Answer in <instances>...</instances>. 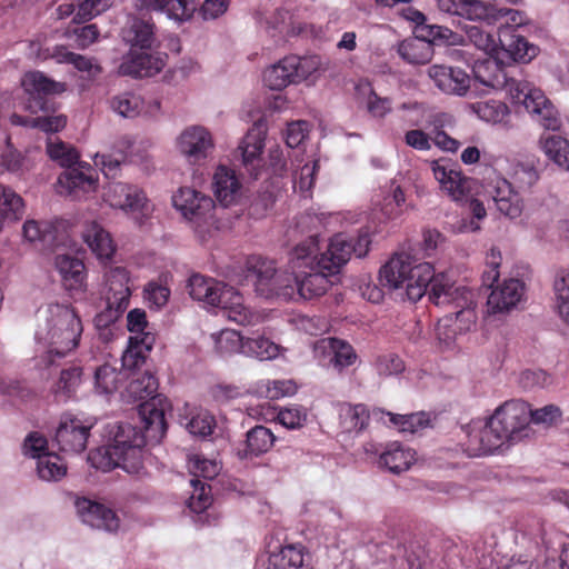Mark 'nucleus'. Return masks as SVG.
<instances>
[{
    "instance_id": "obj_1",
    "label": "nucleus",
    "mask_w": 569,
    "mask_h": 569,
    "mask_svg": "<svg viewBox=\"0 0 569 569\" xmlns=\"http://www.w3.org/2000/svg\"><path fill=\"white\" fill-rule=\"evenodd\" d=\"M381 287L398 290L406 286L405 296L411 302L420 300L429 288V300L436 306H452L451 312L465 327L475 323L476 293L466 287H455L445 273L435 274L431 263L412 264L410 256L397 253L379 271Z\"/></svg>"
},
{
    "instance_id": "obj_2",
    "label": "nucleus",
    "mask_w": 569,
    "mask_h": 569,
    "mask_svg": "<svg viewBox=\"0 0 569 569\" xmlns=\"http://www.w3.org/2000/svg\"><path fill=\"white\" fill-rule=\"evenodd\" d=\"M530 405L523 400H509L499 406L486 425L468 435L470 456H487L505 442H517L529 435Z\"/></svg>"
},
{
    "instance_id": "obj_3",
    "label": "nucleus",
    "mask_w": 569,
    "mask_h": 569,
    "mask_svg": "<svg viewBox=\"0 0 569 569\" xmlns=\"http://www.w3.org/2000/svg\"><path fill=\"white\" fill-rule=\"evenodd\" d=\"M23 89V108L32 114L39 112L42 116L27 117L13 113L10 122L14 126H23L40 129L43 132H58L67 124V117L56 114L58 103L54 96L64 91V84L48 78L41 71L26 72L21 80Z\"/></svg>"
},
{
    "instance_id": "obj_4",
    "label": "nucleus",
    "mask_w": 569,
    "mask_h": 569,
    "mask_svg": "<svg viewBox=\"0 0 569 569\" xmlns=\"http://www.w3.org/2000/svg\"><path fill=\"white\" fill-rule=\"evenodd\" d=\"M82 330L80 317L70 306L49 305L44 326L36 332L37 340L47 347L37 366L41 369L59 366L60 360L78 347Z\"/></svg>"
},
{
    "instance_id": "obj_5",
    "label": "nucleus",
    "mask_w": 569,
    "mask_h": 569,
    "mask_svg": "<svg viewBox=\"0 0 569 569\" xmlns=\"http://www.w3.org/2000/svg\"><path fill=\"white\" fill-rule=\"evenodd\" d=\"M318 250V237L310 236L289 252L288 283L293 287L295 297L305 300L316 299L323 296L332 286L331 278L335 274L319 267Z\"/></svg>"
},
{
    "instance_id": "obj_6",
    "label": "nucleus",
    "mask_w": 569,
    "mask_h": 569,
    "mask_svg": "<svg viewBox=\"0 0 569 569\" xmlns=\"http://www.w3.org/2000/svg\"><path fill=\"white\" fill-rule=\"evenodd\" d=\"M188 289L192 299L220 308L224 317L238 325L251 326L261 320L258 312L243 305L238 291L213 278L193 273L188 280Z\"/></svg>"
},
{
    "instance_id": "obj_7",
    "label": "nucleus",
    "mask_w": 569,
    "mask_h": 569,
    "mask_svg": "<svg viewBox=\"0 0 569 569\" xmlns=\"http://www.w3.org/2000/svg\"><path fill=\"white\" fill-rule=\"evenodd\" d=\"M158 379L149 371L136 372L127 386V393L133 401L143 400L138 406V415L143 428L153 438L163 437L167 432L164 405L167 399L158 393Z\"/></svg>"
},
{
    "instance_id": "obj_8",
    "label": "nucleus",
    "mask_w": 569,
    "mask_h": 569,
    "mask_svg": "<svg viewBox=\"0 0 569 569\" xmlns=\"http://www.w3.org/2000/svg\"><path fill=\"white\" fill-rule=\"evenodd\" d=\"M317 57L290 54L269 67L263 72L264 84L271 90H282L289 84L300 83L317 71Z\"/></svg>"
},
{
    "instance_id": "obj_9",
    "label": "nucleus",
    "mask_w": 569,
    "mask_h": 569,
    "mask_svg": "<svg viewBox=\"0 0 569 569\" xmlns=\"http://www.w3.org/2000/svg\"><path fill=\"white\" fill-rule=\"evenodd\" d=\"M248 270L254 277L257 292L264 298L295 299L293 287L288 274H279L273 260L252 256L248 260Z\"/></svg>"
},
{
    "instance_id": "obj_10",
    "label": "nucleus",
    "mask_w": 569,
    "mask_h": 569,
    "mask_svg": "<svg viewBox=\"0 0 569 569\" xmlns=\"http://www.w3.org/2000/svg\"><path fill=\"white\" fill-rule=\"evenodd\" d=\"M163 437L153 438L151 432L147 431V436L136 437L133 445L127 446L121 450L119 455L102 453L101 451H94L89 453V461L92 467L101 469L102 471H109L113 468H121L130 475H139L143 466L142 450L147 445L148 440L159 442Z\"/></svg>"
},
{
    "instance_id": "obj_11",
    "label": "nucleus",
    "mask_w": 569,
    "mask_h": 569,
    "mask_svg": "<svg viewBox=\"0 0 569 569\" xmlns=\"http://www.w3.org/2000/svg\"><path fill=\"white\" fill-rule=\"evenodd\" d=\"M519 88L513 89L512 101L522 104L535 121L545 129L559 130L562 126L560 114L543 91L528 81H525Z\"/></svg>"
},
{
    "instance_id": "obj_12",
    "label": "nucleus",
    "mask_w": 569,
    "mask_h": 569,
    "mask_svg": "<svg viewBox=\"0 0 569 569\" xmlns=\"http://www.w3.org/2000/svg\"><path fill=\"white\" fill-rule=\"evenodd\" d=\"M517 70L515 63L506 64L499 53L476 60L472 67L473 77L478 82L496 90L505 89L511 98L513 89H520L525 82L515 78Z\"/></svg>"
},
{
    "instance_id": "obj_13",
    "label": "nucleus",
    "mask_w": 569,
    "mask_h": 569,
    "mask_svg": "<svg viewBox=\"0 0 569 569\" xmlns=\"http://www.w3.org/2000/svg\"><path fill=\"white\" fill-rule=\"evenodd\" d=\"M172 203L183 218L196 227L207 223L214 209L212 198L189 187L180 188L173 194Z\"/></svg>"
},
{
    "instance_id": "obj_14",
    "label": "nucleus",
    "mask_w": 569,
    "mask_h": 569,
    "mask_svg": "<svg viewBox=\"0 0 569 569\" xmlns=\"http://www.w3.org/2000/svg\"><path fill=\"white\" fill-rule=\"evenodd\" d=\"M92 422L83 421L77 416L64 413L61 416L54 435V441L60 451L80 453L87 448Z\"/></svg>"
},
{
    "instance_id": "obj_15",
    "label": "nucleus",
    "mask_w": 569,
    "mask_h": 569,
    "mask_svg": "<svg viewBox=\"0 0 569 569\" xmlns=\"http://www.w3.org/2000/svg\"><path fill=\"white\" fill-rule=\"evenodd\" d=\"M129 281L126 268L116 267L107 272L104 299L109 318L118 319L128 308L131 297Z\"/></svg>"
},
{
    "instance_id": "obj_16",
    "label": "nucleus",
    "mask_w": 569,
    "mask_h": 569,
    "mask_svg": "<svg viewBox=\"0 0 569 569\" xmlns=\"http://www.w3.org/2000/svg\"><path fill=\"white\" fill-rule=\"evenodd\" d=\"M439 10L462 19L496 26L498 7L483 0H439Z\"/></svg>"
},
{
    "instance_id": "obj_17",
    "label": "nucleus",
    "mask_w": 569,
    "mask_h": 569,
    "mask_svg": "<svg viewBox=\"0 0 569 569\" xmlns=\"http://www.w3.org/2000/svg\"><path fill=\"white\" fill-rule=\"evenodd\" d=\"M98 186V174L94 168L89 164L79 163L71 166L58 178L60 193H66L73 199H81L93 192Z\"/></svg>"
},
{
    "instance_id": "obj_18",
    "label": "nucleus",
    "mask_w": 569,
    "mask_h": 569,
    "mask_svg": "<svg viewBox=\"0 0 569 569\" xmlns=\"http://www.w3.org/2000/svg\"><path fill=\"white\" fill-rule=\"evenodd\" d=\"M315 353L323 366L331 367L338 372L352 366L357 360L355 348L348 341L333 337L318 340Z\"/></svg>"
},
{
    "instance_id": "obj_19",
    "label": "nucleus",
    "mask_w": 569,
    "mask_h": 569,
    "mask_svg": "<svg viewBox=\"0 0 569 569\" xmlns=\"http://www.w3.org/2000/svg\"><path fill=\"white\" fill-rule=\"evenodd\" d=\"M266 129L261 124H253L242 138L237 153L241 158V166L252 177L258 179L263 169L262 151L264 148Z\"/></svg>"
},
{
    "instance_id": "obj_20",
    "label": "nucleus",
    "mask_w": 569,
    "mask_h": 569,
    "mask_svg": "<svg viewBox=\"0 0 569 569\" xmlns=\"http://www.w3.org/2000/svg\"><path fill=\"white\" fill-rule=\"evenodd\" d=\"M431 170L441 190L452 200L461 201L467 197L471 180L458 170L457 164L447 159H439L431 162Z\"/></svg>"
},
{
    "instance_id": "obj_21",
    "label": "nucleus",
    "mask_w": 569,
    "mask_h": 569,
    "mask_svg": "<svg viewBox=\"0 0 569 569\" xmlns=\"http://www.w3.org/2000/svg\"><path fill=\"white\" fill-rule=\"evenodd\" d=\"M103 199L113 208L127 212H141L147 210V197L137 186L110 181L104 187Z\"/></svg>"
},
{
    "instance_id": "obj_22",
    "label": "nucleus",
    "mask_w": 569,
    "mask_h": 569,
    "mask_svg": "<svg viewBox=\"0 0 569 569\" xmlns=\"http://www.w3.org/2000/svg\"><path fill=\"white\" fill-rule=\"evenodd\" d=\"M178 146L180 151L192 163L204 160L213 149V141L210 132L199 126L187 128L179 137Z\"/></svg>"
},
{
    "instance_id": "obj_23",
    "label": "nucleus",
    "mask_w": 569,
    "mask_h": 569,
    "mask_svg": "<svg viewBox=\"0 0 569 569\" xmlns=\"http://www.w3.org/2000/svg\"><path fill=\"white\" fill-rule=\"evenodd\" d=\"M499 54L508 57L513 62H530L539 48L530 43L523 36L513 32L511 28H502L499 32Z\"/></svg>"
},
{
    "instance_id": "obj_24",
    "label": "nucleus",
    "mask_w": 569,
    "mask_h": 569,
    "mask_svg": "<svg viewBox=\"0 0 569 569\" xmlns=\"http://www.w3.org/2000/svg\"><path fill=\"white\" fill-rule=\"evenodd\" d=\"M428 74L446 93L462 96L470 88V77L460 68L433 64L428 69Z\"/></svg>"
},
{
    "instance_id": "obj_25",
    "label": "nucleus",
    "mask_w": 569,
    "mask_h": 569,
    "mask_svg": "<svg viewBox=\"0 0 569 569\" xmlns=\"http://www.w3.org/2000/svg\"><path fill=\"white\" fill-rule=\"evenodd\" d=\"M525 292V283L519 279H507L492 288L488 300V311L498 313L509 311L518 305Z\"/></svg>"
},
{
    "instance_id": "obj_26",
    "label": "nucleus",
    "mask_w": 569,
    "mask_h": 569,
    "mask_svg": "<svg viewBox=\"0 0 569 569\" xmlns=\"http://www.w3.org/2000/svg\"><path fill=\"white\" fill-rule=\"evenodd\" d=\"M487 193L493 200L498 211L503 216L515 219L521 214L522 201L508 180L497 178L488 184Z\"/></svg>"
},
{
    "instance_id": "obj_27",
    "label": "nucleus",
    "mask_w": 569,
    "mask_h": 569,
    "mask_svg": "<svg viewBox=\"0 0 569 569\" xmlns=\"http://www.w3.org/2000/svg\"><path fill=\"white\" fill-rule=\"evenodd\" d=\"M77 510L82 521L92 528L116 531L119 528V518L116 512L106 506L89 499H78Z\"/></svg>"
},
{
    "instance_id": "obj_28",
    "label": "nucleus",
    "mask_w": 569,
    "mask_h": 569,
    "mask_svg": "<svg viewBox=\"0 0 569 569\" xmlns=\"http://www.w3.org/2000/svg\"><path fill=\"white\" fill-rule=\"evenodd\" d=\"M353 250L355 247H352L349 236L345 233L335 234L330 239L327 250L320 257L317 256L319 267L336 276L349 261Z\"/></svg>"
},
{
    "instance_id": "obj_29",
    "label": "nucleus",
    "mask_w": 569,
    "mask_h": 569,
    "mask_svg": "<svg viewBox=\"0 0 569 569\" xmlns=\"http://www.w3.org/2000/svg\"><path fill=\"white\" fill-rule=\"evenodd\" d=\"M161 58L146 51L131 49L120 64V72L134 78L152 77L163 68Z\"/></svg>"
},
{
    "instance_id": "obj_30",
    "label": "nucleus",
    "mask_w": 569,
    "mask_h": 569,
    "mask_svg": "<svg viewBox=\"0 0 569 569\" xmlns=\"http://www.w3.org/2000/svg\"><path fill=\"white\" fill-rule=\"evenodd\" d=\"M212 187L217 200L223 207L236 203L241 197L242 184L236 172L226 166H219L217 168Z\"/></svg>"
},
{
    "instance_id": "obj_31",
    "label": "nucleus",
    "mask_w": 569,
    "mask_h": 569,
    "mask_svg": "<svg viewBox=\"0 0 569 569\" xmlns=\"http://www.w3.org/2000/svg\"><path fill=\"white\" fill-rule=\"evenodd\" d=\"M54 264L67 290L79 291L84 288L87 274L82 260L69 254H58Z\"/></svg>"
},
{
    "instance_id": "obj_32",
    "label": "nucleus",
    "mask_w": 569,
    "mask_h": 569,
    "mask_svg": "<svg viewBox=\"0 0 569 569\" xmlns=\"http://www.w3.org/2000/svg\"><path fill=\"white\" fill-rule=\"evenodd\" d=\"M111 108L123 118H136L138 116H154L160 110V102L146 101L134 93H123L111 100Z\"/></svg>"
},
{
    "instance_id": "obj_33",
    "label": "nucleus",
    "mask_w": 569,
    "mask_h": 569,
    "mask_svg": "<svg viewBox=\"0 0 569 569\" xmlns=\"http://www.w3.org/2000/svg\"><path fill=\"white\" fill-rule=\"evenodd\" d=\"M276 437L270 429L258 425L246 433L243 448L238 450L240 459H252L268 452L274 445Z\"/></svg>"
},
{
    "instance_id": "obj_34",
    "label": "nucleus",
    "mask_w": 569,
    "mask_h": 569,
    "mask_svg": "<svg viewBox=\"0 0 569 569\" xmlns=\"http://www.w3.org/2000/svg\"><path fill=\"white\" fill-rule=\"evenodd\" d=\"M154 342L153 333H144L143 337H130L128 348L121 358L122 367L127 370L140 369L146 363Z\"/></svg>"
},
{
    "instance_id": "obj_35",
    "label": "nucleus",
    "mask_w": 569,
    "mask_h": 569,
    "mask_svg": "<svg viewBox=\"0 0 569 569\" xmlns=\"http://www.w3.org/2000/svg\"><path fill=\"white\" fill-rule=\"evenodd\" d=\"M416 460V452L405 445L395 441L388 443L379 457V465L392 473L408 470Z\"/></svg>"
},
{
    "instance_id": "obj_36",
    "label": "nucleus",
    "mask_w": 569,
    "mask_h": 569,
    "mask_svg": "<svg viewBox=\"0 0 569 569\" xmlns=\"http://www.w3.org/2000/svg\"><path fill=\"white\" fill-rule=\"evenodd\" d=\"M469 109L479 119L488 123L502 124L505 127L509 123L510 109L501 100L487 99L476 101L469 104Z\"/></svg>"
},
{
    "instance_id": "obj_37",
    "label": "nucleus",
    "mask_w": 569,
    "mask_h": 569,
    "mask_svg": "<svg viewBox=\"0 0 569 569\" xmlns=\"http://www.w3.org/2000/svg\"><path fill=\"white\" fill-rule=\"evenodd\" d=\"M82 368L76 363L62 368L58 380L51 387L57 401L71 399L82 382Z\"/></svg>"
},
{
    "instance_id": "obj_38",
    "label": "nucleus",
    "mask_w": 569,
    "mask_h": 569,
    "mask_svg": "<svg viewBox=\"0 0 569 569\" xmlns=\"http://www.w3.org/2000/svg\"><path fill=\"white\" fill-rule=\"evenodd\" d=\"M83 239L99 259H110L116 251L109 232L97 222H92L86 228Z\"/></svg>"
},
{
    "instance_id": "obj_39",
    "label": "nucleus",
    "mask_w": 569,
    "mask_h": 569,
    "mask_svg": "<svg viewBox=\"0 0 569 569\" xmlns=\"http://www.w3.org/2000/svg\"><path fill=\"white\" fill-rule=\"evenodd\" d=\"M305 553L302 545H287L269 557L268 569H310L305 565Z\"/></svg>"
},
{
    "instance_id": "obj_40",
    "label": "nucleus",
    "mask_w": 569,
    "mask_h": 569,
    "mask_svg": "<svg viewBox=\"0 0 569 569\" xmlns=\"http://www.w3.org/2000/svg\"><path fill=\"white\" fill-rule=\"evenodd\" d=\"M415 33L420 41L428 43L430 47L432 43L437 42L455 46L463 44L466 41L463 36L453 32L449 28L437 24H427L426 21L421 27L417 28Z\"/></svg>"
},
{
    "instance_id": "obj_41",
    "label": "nucleus",
    "mask_w": 569,
    "mask_h": 569,
    "mask_svg": "<svg viewBox=\"0 0 569 569\" xmlns=\"http://www.w3.org/2000/svg\"><path fill=\"white\" fill-rule=\"evenodd\" d=\"M540 146L549 160L569 171V140L557 134L540 138Z\"/></svg>"
},
{
    "instance_id": "obj_42",
    "label": "nucleus",
    "mask_w": 569,
    "mask_h": 569,
    "mask_svg": "<svg viewBox=\"0 0 569 569\" xmlns=\"http://www.w3.org/2000/svg\"><path fill=\"white\" fill-rule=\"evenodd\" d=\"M397 51L405 61L411 64H426L430 61L432 54L431 47L417 37L401 41Z\"/></svg>"
},
{
    "instance_id": "obj_43",
    "label": "nucleus",
    "mask_w": 569,
    "mask_h": 569,
    "mask_svg": "<svg viewBox=\"0 0 569 569\" xmlns=\"http://www.w3.org/2000/svg\"><path fill=\"white\" fill-rule=\"evenodd\" d=\"M139 436H147V430L143 428L142 423L140 429H138L130 423L121 422L117 427L112 443L100 448L97 451H101L102 453L119 455L123 448L126 449L127 446L133 445V440Z\"/></svg>"
},
{
    "instance_id": "obj_44",
    "label": "nucleus",
    "mask_w": 569,
    "mask_h": 569,
    "mask_svg": "<svg viewBox=\"0 0 569 569\" xmlns=\"http://www.w3.org/2000/svg\"><path fill=\"white\" fill-rule=\"evenodd\" d=\"M186 429L196 437L206 438L213 432L216 427L214 417L207 410L192 409L188 416L183 418Z\"/></svg>"
},
{
    "instance_id": "obj_45",
    "label": "nucleus",
    "mask_w": 569,
    "mask_h": 569,
    "mask_svg": "<svg viewBox=\"0 0 569 569\" xmlns=\"http://www.w3.org/2000/svg\"><path fill=\"white\" fill-rule=\"evenodd\" d=\"M369 411L362 403L343 405L340 409L341 426L345 431H361L369 422Z\"/></svg>"
},
{
    "instance_id": "obj_46",
    "label": "nucleus",
    "mask_w": 569,
    "mask_h": 569,
    "mask_svg": "<svg viewBox=\"0 0 569 569\" xmlns=\"http://www.w3.org/2000/svg\"><path fill=\"white\" fill-rule=\"evenodd\" d=\"M242 353L258 360H271L279 355V346L263 336L248 337L242 346Z\"/></svg>"
},
{
    "instance_id": "obj_47",
    "label": "nucleus",
    "mask_w": 569,
    "mask_h": 569,
    "mask_svg": "<svg viewBox=\"0 0 569 569\" xmlns=\"http://www.w3.org/2000/svg\"><path fill=\"white\" fill-rule=\"evenodd\" d=\"M0 213L8 221H18L24 213V201L8 186L0 183Z\"/></svg>"
},
{
    "instance_id": "obj_48",
    "label": "nucleus",
    "mask_w": 569,
    "mask_h": 569,
    "mask_svg": "<svg viewBox=\"0 0 569 569\" xmlns=\"http://www.w3.org/2000/svg\"><path fill=\"white\" fill-rule=\"evenodd\" d=\"M407 209L406 196L403 189L391 183L388 192L385 193L380 203V211L387 219L400 217Z\"/></svg>"
},
{
    "instance_id": "obj_49",
    "label": "nucleus",
    "mask_w": 569,
    "mask_h": 569,
    "mask_svg": "<svg viewBox=\"0 0 569 569\" xmlns=\"http://www.w3.org/2000/svg\"><path fill=\"white\" fill-rule=\"evenodd\" d=\"M128 40L131 43V49H150L154 41V24L142 19H134L128 32Z\"/></svg>"
},
{
    "instance_id": "obj_50",
    "label": "nucleus",
    "mask_w": 569,
    "mask_h": 569,
    "mask_svg": "<svg viewBox=\"0 0 569 569\" xmlns=\"http://www.w3.org/2000/svg\"><path fill=\"white\" fill-rule=\"evenodd\" d=\"M37 471L41 479L57 481L66 475L67 466L59 455L49 452L39 457Z\"/></svg>"
},
{
    "instance_id": "obj_51",
    "label": "nucleus",
    "mask_w": 569,
    "mask_h": 569,
    "mask_svg": "<svg viewBox=\"0 0 569 569\" xmlns=\"http://www.w3.org/2000/svg\"><path fill=\"white\" fill-rule=\"evenodd\" d=\"M121 381L122 373L108 363L100 366L94 372L96 390L101 395L113 393L118 390Z\"/></svg>"
},
{
    "instance_id": "obj_52",
    "label": "nucleus",
    "mask_w": 569,
    "mask_h": 569,
    "mask_svg": "<svg viewBox=\"0 0 569 569\" xmlns=\"http://www.w3.org/2000/svg\"><path fill=\"white\" fill-rule=\"evenodd\" d=\"M47 153L53 161L59 162L61 167L69 168L78 162L79 153L78 151L59 140L58 138L51 139L49 138L47 141Z\"/></svg>"
},
{
    "instance_id": "obj_53",
    "label": "nucleus",
    "mask_w": 569,
    "mask_h": 569,
    "mask_svg": "<svg viewBox=\"0 0 569 569\" xmlns=\"http://www.w3.org/2000/svg\"><path fill=\"white\" fill-rule=\"evenodd\" d=\"M466 39L488 56L499 53V38L496 39L492 33L486 32L477 26H470L466 29Z\"/></svg>"
},
{
    "instance_id": "obj_54",
    "label": "nucleus",
    "mask_w": 569,
    "mask_h": 569,
    "mask_svg": "<svg viewBox=\"0 0 569 569\" xmlns=\"http://www.w3.org/2000/svg\"><path fill=\"white\" fill-rule=\"evenodd\" d=\"M0 167L12 173L28 170L27 157L13 147L10 137L6 139V146L0 152Z\"/></svg>"
},
{
    "instance_id": "obj_55",
    "label": "nucleus",
    "mask_w": 569,
    "mask_h": 569,
    "mask_svg": "<svg viewBox=\"0 0 569 569\" xmlns=\"http://www.w3.org/2000/svg\"><path fill=\"white\" fill-rule=\"evenodd\" d=\"M190 483L192 491L188 500V507L196 513L203 512L212 503L211 488L200 479H192Z\"/></svg>"
},
{
    "instance_id": "obj_56",
    "label": "nucleus",
    "mask_w": 569,
    "mask_h": 569,
    "mask_svg": "<svg viewBox=\"0 0 569 569\" xmlns=\"http://www.w3.org/2000/svg\"><path fill=\"white\" fill-rule=\"evenodd\" d=\"M277 420L287 429H300L307 421V411L302 406L298 405L284 407L279 410Z\"/></svg>"
},
{
    "instance_id": "obj_57",
    "label": "nucleus",
    "mask_w": 569,
    "mask_h": 569,
    "mask_svg": "<svg viewBox=\"0 0 569 569\" xmlns=\"http://www.w3.org/2000/svg\"><path fill=\"white\" fill-rule=\"evenodd\" d=\"M110 6L111 0H84L78 6L73 22L78 24L87 22L108 10Z\"/></svg>"
},
{
    "instance_id": "obj_58",
    "label": "nucleus",
    "mask_w": 569,
    "mask_h": 569,
    "mask_svg": "<svg viewBox=\"0 0 569 569\" xmlns=\"http://www.w3.org/2000/svg\"><path fill=\"white\" fill-rule=\"evenodd\" d=\"M246 338L234 330H222L216 339V350L221 355L242 352Z\"/></svg>"
},
{
    "instance_id": "obj_59",
    "label": "nucleus",
    "mask_w": 569,
    "mask_h": 569,
    "mask_svg": "<svg viewBox=\"0 0 569 569\" xmlns=\"http://www.w3.org/2000/svg\"><path fill=\"white\" fill-rule=\"evenodd\" d=\"M555 292L559 315L569 322V272L556 278Z\"/></svg>"
},
{
    "instance_id": "obj_60",
    "label": "nucleus",
    "mask_w": 569,
    "mask_h": 569,
    "mask_svg": "<svg viewBox=\"0 0 569 569\" xmlns=\"http://www.w3.org/2000/svg\"><path fill=\"white\" fill-rule=\"evenodd\" d=\"M375 368L380 376L399 375L405 370L403 360L396 353H386L377 357Z\"/></svg>"
},
{
    "instance_id": "obj_61",
    "label": "nucleus",
    "mask_w": 569,
    "mask_h": 569,
    "mask_svg": "<svg viewBox=\"0 0 569 569\" xmlns=\"http://www.w3.org/2000/svg\"><path fill=\"white\" fill-rule=\"evenodd\" d=\"M189 469L196 477L194 479H199V477L213 479L219 473L220 466L214 460L194 456L189 461Z\"/></svg>"
},
{
    "instance_id": "obj_62",
    "label": "nucleus",
    "mask_w": 569,
    "mask_h": 569,
    "mask_svg": "<svg viewBox=\"0 0 569 569\" xmlns=\"http://www.w3.org/2000/svg\"><path fill=\"white\" fill-rule=\"evenodd\" d=\"M263 387L266 388L264 391L260 390V392L264 393L266 398L269 399L292 396L297 391V385L293 380H268L260 388Z\"/></svg>"
},
{
    "instance_id": "obj_63",
    "label": "nucleus",
    "mask_w": 569,
    "mask_h": 569,
    "mask_svg": "<svg viewBox=\"0 0 569 569\" xmlns=\"http://www.w3.org/2000/svg\"><path fill=\"white\" fill-rule=\"evenodd\" d=\"M561 416L560 408L555 405H547L536 410L530 408L529 423L552 426L560 421Z\"/></svg>"
},
{
    "instance_id": "obj_64",
    "label": "nucleus",
    "mask_w": 569,
    "mask_h": 569,
    "mask_svg": "<svg viewBox=\"0 0 569 569\" xmlns=\"http://www.w3.org/2000/svg\"><path fill=\"white\" fill-rule=\"evenodd\" d=\"M194 7L187 0H167L162 12L170 19L186 21L192 17Z\"/></svg>"
}]
</instances>
